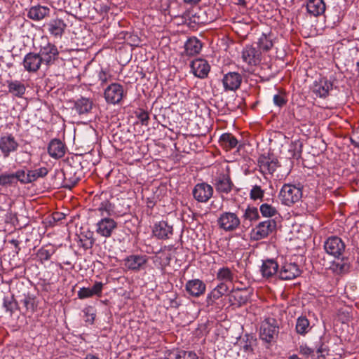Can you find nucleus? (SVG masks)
Instances as JSON below:
<instances>
[{
    "mask_svg": "<svg viewBox=\"0 0 359 359\" xmlns=\"http://www.w3.org/2000/svg\"><path fill=\"white\" fill-rule=\"evenodd\" d=\"M24 170L19 169L15 172H4L0 173V187L5 190L13 191L18 189V182L25 184Z\"/></svg>",
    "mask_w": 359,
    "mask_h": 359,
    "instance_id": "nucleus-2",
    "label": "nucleus"
},
{
    "mask_svg": "<svg viewBox=\"0 0 359 359\" xmlns=\"http://www.w3.org/2000/svg\"><path fill=\"white\" fill-rule=\"evenodd\" d=\"M311 328L309 320L306 316H302L297 319L296 331L298 334L305 335Z\"/></svg>",
    "mask_w": 359,
    "mask_h": 359,
    "instance_id": "nucleus-39",
    "label": "nucleus"
},
{
    "mask_svg": "<svg viewBox=\"0 0 359 359\" xmlns=\"http://www.w3.org/2000/svg\"><path fill=\"white\" fill-rule=\"evenodd\" d=\"M111 77V75L107 69L101 68L100 70L97 72V83H99L101 86L106 84Z\"/></svg>",
    "mask_w": 359,
    "mask_h": 359,
    "instance_id": "nucleus-47",
    "label": "nucleus"
},
{
    "mask_svg": "<svg viewBox=\"0 0 359 359\" xmlns=\"http://www.w3.org/2000/svg\"><path fill=\"white\" fill-rule=\"evenodd\" d=\"M3 307L11 316L14 311L18 309V303L13 295L5 296L3 299Z\"/></svg>",
    "mask_w": 359,
    "mask_h": 359,
    "instance_id": "nucleus-40",
    "label": "nucleus"
},
{
    "mask_svg": "<svg viewBox=\"0 0 359 359\" xmlns=\"http://www.w3.org/2000/svg\"><path fill=\"white\" fill-rule=\"evenodd\" d=\"M246 337H247V340H248V341H249V344H245V345L243 346V347H244L245 350L248 351V350H249L250 348L251 349V347H252V342L253 341H255V340H254V339H253V337H250V336H249V335H246Z\"/></svg>",
    "mask_w": 359,
    "mask_h": 359,
    "instance_id": "nucleus-60",
    "label": "nucleus"
},
{
    "mask_svg": "<svg viewBox=\"0 0 359 359\" xmlns=\"http://www.w3.org/2000/svg\"><path fill=\"white\" fill-rule=\"evenodd\" d=\"M66 152L65 145L59 139L52 140L48 147V153L54 158H60Z\"/></svg>",
    "mask_w": 359,
    "mask_h": 359,
    "instance_id": "nucleus-27",
    "label": "nucleus"
},
{
    "mask_svg": "<svg viewBox=\"0 0 359 359\" xmlns=\"http://www.w3.org/2000/svg\"><path fill=\"white\" fill-rule=\"evenodd\" d=\"M37 256L41 261H48L50 259L51 253L49 250L41 248L38 251Z\"/></svg>",
    "mask_w": 359,
    "mask_h": 359,
    "instance_id": "nucleus-55",
    "label": "nucleus"
},
{
    "mask_svg": "<svg viewBox=\"0 0 359 359\" xmlns=\"http://www.w3.org/2000/svg\"><path fill=\"white\" fill-rule=\"evenodd\" d=\"M279 196L282 203L286 205H290L300 201L302 197V187L285 184L283 186Z\"/></svg>",
    "mask_w": 359,
    "mask_h": 359,
    "instance_id": "nucleus-3",
    "label": "nucleus"
},
{
    "mask_svg": "<svg viewBox=\"0 0 359 359\" xmlns=\"http://www.w3.org/2000/svg\"><path fill=\"white\" fill-rule=\"evenodd\" d=\"M212 184L217 192L219 194H229L234 187V184L229 174L219 173L212 180Z\"/></svg>",
    "mask_w": 359,
    "mask_h": 359,
    "instance_id": "nucleus-12",
    "label": "nucleus"
},
{
    "mask_svg": "<svg viewBox=\"0 0 359 359\" xmlns=\"http://www.w3.org/2000/svg\"><path fill=\"white\" fill-rule=\"evenodd\" d=\"M62 187L69 189H72L81 180L83 172L79 165H67L63 170Z\"/></svg>",
    "mask_w": 359,
    "mask_h": 359,
    "instance_id": "nucleus-4",
    "label": "nucleus"
},
{
    "mask_svg": "<svg viewBox=\"0 0 359 359\" xmlns=\"http://www.w3.org/2000/svg\"><path fill=\"white\" fill-rule=\"evenodd\" d=\"M146 203L147 206L149 208H152L155 205L154 201L149 198H147Z\"/></svg>",
    "mask_w": 359,
    "mask_h": 359,
    "instance_id": "nucleus-63",
    "label": "nucleus"
},
{
    "mask_svg": "<svg viewBox=\"0 0 359 359\" xmlns=\"http://www.w3.org/2000/svg\"><path fill=\"white\" fill-rule=\"evenodd\" d=\"M205 284L199 279H194L187 282L185 289L187 293L195 297L202 295L205 291Z\"/></svg>",
    "mask_w": 359,
    "mask_h": 359,
    "instance_id": "nucleus-23",
    "label": "nucleus"
},
{
    "mask_svg": "<svg viewBox=\"0 0 359 359\" xmlns=\"http://www.w3.org/2000/svg\"><path fill=\"white\" fill-rule=\"evenodd\" d=\"M83 312L85 314V321L90 324H93L95 318V313H94L93 309L92 307L86 308L83 310Z\"/></svg>",
    "mask_w": 359,
    "mask_h": 359,
    "instance_id": "nucleus-50",
    "label": "nucleus"
},
{
    "mask_svg": "<svg viewBox=\"0 0 359 359\" xmlns=\"http://www.w3.org/2000/svg\"><path fill=\"white\" fill-rule=\"evenodd\" d=\"M19 144L11 133H7L0 137V151L4 158L9 157L11 153L18 150Z\"/></svg>",
    "mask_w": 359,
    "mask_h": 359,
    "instance_id": "nucleus-14",
    "label": "nucleus"
},
{
    "mask_svg": "<svg viewBox=\"0 0 359 359\" xmlns=\"http://www.w3.org/2000/svg\"><path fill=\"white\" fill-rule=\"evenodd\" d=\"M302 273V270L296 263L285 262L278 271V276L282 280H292Z\"/></svg>",
    "mask_w": 359,
    "mask_h": 359,
    "instance_id": "nucleus-17",
    "label": "nucleus"
},
{
    "mask_svg": "<svg viewBox=\"0 0 359 359\" xmlns=\"http://www.w3.org/2000/svg\"><path fill=\"white\" fill-rule=\"evenodd\" d=\"M39 55L46 69L53 65L59 58L60 52L57 46L50 42L41 45Z\"/></svg>",
    "mask_w": 359,
    "mask_h": 359,
    "instance_id": "nucleus-5",
    "label": "nucleus"
},
{
    "mask_svg": "<svg viewBox=\"0 0 359 359\" xmlns=\"http://www.w3.org/2000/svg\"><path fill=\"white\" fill-rule=\"evenodd\" d=\"M330 269L336 273H344L348 271L350 264L348 262V259L341 257L337 261H334L330 266Z\"/></svg>",
    "mask_w": 359,
    "mask_h": 359,
    "instance_id": "nucleus-36",
    "label": "nucleus"
},
{
    "mask_svg": "<svg viewBox=\"0 0 359 359\" xmlns=\"http://www.w3.org/2000/svg\"><path fill=\"white\" fill-rule=\"evenodd\" d=\"M299 352L300 354L305 357H309L313 355L314 353V349L309 347L307 345H301L299 348Z\"/></svg>",
    "mask_w": 359,
    "mask_h": 359,
    "instance_id": "nucleus-54",
    "label": "nucleus"
},
{
    "mask_svg": "<svg viewBox=\"0 0 359 359\" xmlns=\"http://www.w3.org/2000/svg\"><path fill=\"white\" fill-rule=\"evenodd\" d=\"M19 155H21L22 157V160L20 163L22 162H28L30 161V155L29 153L26 152V151H20L19 154Z\"/></svg>",
    "mask_w": 359,
    "mask_h": 359,
    "instance_id": "nucleus-58",
    "label": "nucleus"
},
{
    "mask_svg": "<svg viewBox=\"0 0 359 359\" xmlns=\"http://www.w3.org/2000/svg\"><path fill=\"white\" fill-rule=\"evenodd\" d=\"M22 64L25 69L29 73L36 72L41 66L44 67L39 53H27L23 59Z\"/></svg>",
    "mask_w": 359,
    "mask_h": 359,
    "instance_id": "nucleus-16",
    "label": "nucleus"
},
{
    "mask_svg": "<svg viewBox=\"0 0 359 359\" xmlns=\"http://www.w3.org/2000/svg\"><path fill=\"white\" fill-rule=\"evenodd\" d=\"M245 293V290L240 289L232 290L229 295V300L232 304H238L239 306L245 304L248 301V297Z\"/></svg>",
    "mask_w": 359,
    "mask_h": 359,
    "instance_id": "nucleus-35",
    "label": "nucleus"
},
{
    "mask_svg": "<svg viewBox=\"0 0 359 359\" xmlns=\"http://www.w3.org/2000/svg\"><path fill=\"white\" fill-rule=\"evenodd\" d=\"M67 24L61 18L51 19L47 23L49 33L55 38L61 39L67 28Z\"/></svg>",
    "mask_w": 359,
    "mask_h": 359,
    "instance_id": "nucleus-20",
    "label": "nucleus"
},
{
    "mask_svg": "<svg viewBox=\"0 0 359 359\" xmlns=\"http://www.w3.org/2000/svg\"><path fill=\"white\" fill-rule=\"evenodd\" d=\"M80 245L84 250H88L93 248L95 239L93 238V233L88 231L86 233H81L79 236Z\"/></svg>",
    "mask_w": 359,
    "mask_h": 359,
    "instance_id": "nucleus-41",
    "label": "nucleus"
},
{
    "mask_svg": "<svg viewBox=\"0 0 359 359\" xmlns=\"http://www.w3.org/2000/svg\"><path fill=\"white\" fill-rule=\"evenodd\" d=\"M213 193V187L206 182L196 184L192 190L194 198L199 203H207Z\"/></svg>",
    "mask_w": 359,
    "mask_h": 359,
    "instance_id": "nucleus-10",
    "label": "nucleus"
},
{
    "mask_svg": "<svg viewBox=\"0 0 359 359\" xmlns=\"http://www.w3.org/2000/svg\"><path fill=\"white\" fill-rule=\"evenodd\" d=\"M217 278L222 281L232 282L233 279V274L230 269L228 267H223L218 271Z\"/></svg>",
    "mask_w": 359,
    "mask_h": 359,
    "instance_id": "nucleus-44",
    "label": "nucleus"
},
{
    "mask_svg": "<svg viewBox=\"0 0 359 359\" xmlns=\"http://www.w3.org/2000/svg\"><path fill=\"white\" fill-rule=\"evenodd\" d=\"M7 87L10 93L18 97H22L26 91L25 84L22 81L18 80L7 81Z\"/></svg>",
    "mask_w": 359,
    "mask_h": 359,
    "instance_id": "nucleus-34",
    "label": "nucleus"
},
{
    "mask_svg": "<svg viewBox=\"0 0 359 359\" xmlns=\"http://www.w3.org/2000/svg\"><path fill=\"white\" fill-rule=\"evenodd\" d=\"M328 347L325 344H322L318 348L317 353H320L321 356L325 357V355H328Z\"/></svg>",
    "mask_w": 359,
    "mask_h": 359,
    "instance_id": "nucleus-56",
    "label": "nucleus"
},
{
    "mask_svg": "<svg viewBox=\"0 0 359 359\" xmlns=\"http://www.w3.org/2000/svg\"><path fill=\"white\" fill-rule=\"evenodd\" d=\"M154 235L158 239H169L173 234V228L166 221H160L153 229Z\"/></svg>",
    "mask_w": 359,
    "mask_h": 359,
    "instance_id": "nucleus-22",
    "label": "nucleus"
},
{
    "mask_svg": "<svg viewBox=\"0 0 359 359\" xmlns=\"http://www.w3.org/2000/svg\"><path fill=\"white\" fill-rule=\"evenodd\" d=\"M219 226L226 231L236 230L241 224V220L236 213L225 212L217 219Z\"/></svg>",
    "mask_w": 359,
    "mask_h": 359,
    "instance_id": "nucleus-8",
    "label": "nucleus"
},
{
    "mask_svg": "<svg viewBox=\"0 0 359 359\" xmlns=\"http://www.w3.org/2000/svg\"><path fill=\"white\" fill-rule=\"evenodd\" d=\"M48 172V170L46 167L30 170L27 172L24 170V177L22 179L25 181V184L32 183L40 177H44L47 175Z\"/></svg>",
    "mask_w": 359,
    "mask_h": 359,
    "instance_id": "nucleus-31",
    "label": "nucleus"
},
{
    "mask_svg": "<svg viewBox=\"0 0 359 359\" xmlns=\"http://www.w3.org/2000/svg\"><path fill=\"white\" fill-rule=\"evenodd\" d=\"M234 1H235L234 3L236 5L242 6L243 7H246L247 3H246L245 0H234Z\"/></svg>",
    "mask_w": 359,
    "mask_h": 359,
    "instance_id": "nucleus-64",
    "label": "nucleus"
},
{
    "mask_svg": "<svg viewBox=\"0 0 359 359\" xmlns=\"http://www.w3.org/2000/svg\"><path fill=\"white\" fill-rule=\"evenodd\" d=\"M241 58L249 67L257 66L262 61V53L257 48L247 45L243 49Z\"/></svg>",
    "mask_w": 359,
    "mask_h": 359,
    "instance_id": "nucleus-13",
    "label": "nucleus"
},
{
    "mask_svg": "<svg viewBox=\"0 0 359 359\" xmlns=\"http://www.w3.org/2000/svg\"><path fill=\"white\" fill-rule=\"evenodd\" d=\"M355 135H357L356 140L351 138V142L355 147L359 148V130L355 133Z\"/></svg>",
    "mask_w": 359,
    "mask_h": 359,
    "instance_id": "nucleus-59",
    "label": "nucleus"
},
{
    "mask_svg": "<svg viewBox=\"0 0 359 359\" xmlns=\"http://www.w3.org/2000/svg\"><path fill=\"white\" fill-rule=\"evenodd\" d=\"M242 77L240 74L237 72H229L225 74L222 82L226 90H236L241 83Z\"/></svg>",
    "mask_w": 359,
    "mask_h": 359,
    "instance_id": "nucleus-24",
    "label": "nucleus"
},
{
    "mask_svg": "<svg viewBox=\"0 0 359 359\" xmlns=\"http://www.w3.org/2000/svg\"><path fill=\"white\" fill-rule=\"evenodd\" d=\"M124 90L122 85L113 83L104 90V95L107 103L118 104L123 97Z\"/></svg>",
    "mask_w": 359,
    "mask_h": 359,
    "instance_id": "nucleus-11",
    "label": "nucleus"
},
{
    "mask_svg": "<svg viewBox=\"0 0 359 359\" xmlns=\"http://www.w3.org/2000/svg\"><path fill=\"white\" fill-rule=\"evenodd\" d=\"M147 262L145 255H130L125 259V266L130 270L140 271Z\"/></svg>",
    "mask_w": 359,
    "mask_h": 359,
    "instance_id": "nucleus-28",
    "label": "nucleus"
},
{
    "mask_svg": "<svg viewBox=\"0 0 359 359\" xmlns=\"http://www.w3.org/2000/svg\"><path fill=\"white\" fill-rule=\"evenodd\" d=\"M97 210L100 212L102 217H109L115 213L114 205L106 198L101 201L97 208Z\"/></svg>",
    "mask_w": 359,
    "mask_h": 359,
    "instance_id": "nucleus-38",
    "label": "nucleus"
},
{
    "mask_svg": "<svg viewBox=\"0 0 359 359\" xmlns=\"http://www.w3.org/2000/svg\"><path fill=\"white\" fill-rule=\"evenodd\" d=\"M93 106V102L90 98L81 97L74 102L73 110L80 115L88 114Z\"/></svg>",
    "mask_w": 359,
    "mask_h": 359,
    "instance_id": "nucleus-26",
    "label": "nucleus"
},
{
    "mask_svg": "<svg viewBox=\"0 0 359 359\" xmlns=\"http://www.w3.org/2000/svg\"><path fill=\"white\" fill-rule=\"evenodd\" d=\"M273 103L278 107H283L287 103V99L283 94H276L273 98Z\"/></svg>",
    "mask_w": 359,
    "mask_h": 359,
    "instance_id": "nucleus-51",
    "label": "nucleus"
},
{
    "mask_svg": "<svg viewBox=\"0 0 359 359\" xmlns=\"http://www.w3.org/2000/svg\"><path fill=\"white\" fill-rule=\"evenodd\" d=\"M276 229V222L274 219H267L259 222L251 231V238L254 241H259L266 238L274 232Z\"/></svg>",
    "mask_w": 359,
    "mask_h": 359,
    "instance_id": "nucleus-6",
    "label": "nucleus"
},
{
    "mask_svg": "<svg viewBox=\"0 0 359 359\" xmlns=\"http://www.w3.org/2000/svg\"><path fill=\"white\" fill-rule=\"evenodd\" d=\"M165 359H203L200 358L193 351L183 350L180 348H174L167 350L164 353Z\"/></svg>",
    "mask_w": 359,
    "mask_h": 359,
    "instance_id": "nucleus-19",
    "label": "nucleus"
},
{
    "mask_svg": "<svg viewBox=\"0 0 359 359\" xmlns=\"http://www.w3.org/2000/svg\"><path fill=\"white\" fill-rule=\"evenodd\" d=\"M279 265L273 259H268L263 261L260 271L264 278H269L278 273Z\"/></svg>",
    "mask_w": 359,
    "mask_h": 359,
    "instance_id": "nucleus-29",
    "label": "nucleus"
},
{
    "mask_svg": "<svg viewBox=\"0 0 359 359\" xmlns=\"http://www.w3.org/2000/svg\"><path fill=\"white\" fill-rule=\"evenodd\" d=\"M306 9L309 13L317 17L325 13V4L323 0H309Z\"/></svg>",
    "mask_w": 359,
    "mask_h": 359,
    "instance_id": "nucleus-32",
    "label": "nucleus"
},
{
    "mask_svg": "<svg viewBox=\"0 0 359 359\" xmlns=\"http://www.w3.org/2000/svg\"><path fill=\"white\" fill-rule=\"evenodd\" d=\"M22 303L26 309L27 311L34 313L36 307L35 302V297L33 295L28 294H24V298L22 300Z\"/></svg>",
    "mask_w": 359,
    "mask_h": 359,
    "instance_id": "nucleus-43",
    "label": "nucleus"
},
{
    "mask_svg": "<svg viewBox=\"0 0 359 359\" xmlns=\"http://www.w3.org/2000/svg\"><path fill=\"white\" fill-rule=\"evenodd\" d=\"M136 116L137 118L140 121L141 123L144 126L148 125V121L149 120V115L147 111L143 109H140L139 111L136 112Z\"/></svg>",
    "mask_w": 359,
    "mask_h": 359,
    "instance_id": "nucleus-49",
    "label": "nucleus"
},
{
    "mask_svg": "<svg viewBox=\"0 0 359 359\" xmlns=\"http://www.w3.org/2000/svg\"><path fill=\"white\" fill-rule=\"evenodd\" d=\"M28 18L34 21H40L49 16L50 9L48 6L36 5L27 9Z\"/></svg>",
    "mask_w": 359,
    "mask_h": 359,
    "instance_id": "nucleus-21",
    "label": "nucleus"
},
{
    "mask_svg": "<svg viewBox=\"0 0 359 359\" xmlns=\"http://www.w3.org/2000/svg\"><path fill=\"white\" fill-rule=\"evenodd\" d=\"M201 42L196 38L189 39L184 44V53L189 56H194L201 51Z\"/></svg>",
    "mask_w": 359,
    "mask_h": 359,
    "instance_id": "nucleus-33",
    "label": "nucleus"
},
{
    "mask_svg": "<svg viewBox=\"0 0 359 359\" xmlns=\"http://www.w3.org/2000/svg\"><path fill=\"white\" fill-rule=\"evenodd\" d=\"M190 67L194 76L200 79L206 78L210 70V66L208 62L201 58L193 60L190 64Z\"/></svg>",
    "mask_w": 359,
    "mask_h": 359,
    "instance_id": "nucleus-18",
    "label": "nucleus"
},
{
    "mask_svg": "<svg viewBox=\"0 0 359 359\" xmlns=\"http://www.w3.org/2000/svg\"><path fill=\"white\" fill-rule=\"evenodd\" d=\"M9 242H10V243H11L14 245L16 252L18 253V252L20 250V248L19 246L20 242L15 239H12Z\"/></svg>",
    "mask_w": 359,
    "mask_h": 359,
    "instance_id": "nucleus-61",
    "label": "nucleus"
},
{
    "mask_svg": "<svg viewBox=\"0 0 359 359\" xmlns=\"http://www.w3.org/2000/svg\"><path fill=\"white\" fill-rule=\"evenodd\" d=\"M103 286L104 285L102 283L95 282L93 287L90 288V291L92 292L93 296L96 295L97 297H100L102 294Z\"/></svg>",
    "mask_w": 359,
    "mask_h": 359,
    "instance_id": "nucleus-53",
    "label": "nucleus"
},
{
    "mask_svg": "<svg viewBox=\"0 0 359 359\" xmlns=\"http://www.w3.org/2000/svg\"><path fill=\"white\" fill-rule=\"evenodd\" d=\"M229 291V286L224 282L217 285L207 297V302L208 304L212 305L215 302L224 295Z\"/></svg>",
    "mask_w": 359,
    "mask_h": 359,
    "instance_id": "nucleus-30",
    "label": "nucleus"
},
{
    "mask_svg": "<svg viewBox=\"0 0 359 359\" xmlns=\"http://www.w3.org/2000/svg\"><path fill=\"white\" fill-rule=\"evenodd\" d=\"M77 296L79 299H83L93 297L92 292L89 287H81L77 292Z\"/></svg>",
    "mask_w": 359,
    "mask_h": 359,
    "instance_id": "nucleus-52",
    "label": "nucleus"
},
{
    "mask_svg": "<svg viewBox=\"0 0 359 359\" xmlns=\"http://www.w3.org/2000/svg\"><path fill=\"white\" fill-rule=\"evenodd\" d=\"M243 217L244 219V223H245L246 221L252 222L258 220L259 219L258 209L256 207L248 206L245 209Z\"/></svg>",
    "mask_w": 359,
    "mask_h": 359,
    "instance_id": "nucleus-42",
    "label": "nucleus"
},
{
    "mask_svg": "<svg viewBox=\"0 0 359 359\" xmlns=\"http://www.w3.org/2000/svg\"><path fill=\"white\" fill-rule=\"evenodd\" d=\"M219 143L226 150H231L235 148L238 142L231 133H224L220 136Z\"/></svg>",
    "mask_w": 359,
    "mask_h": 359,
    "instance_id": "nucleus-37",
    "label": "nucleus"
},
{
    "mask_svg": "<svg viewBox=\"0 0 359 359\" xmlns=\"http://www.w3.org/2000/svg\"><path fill=\"white\" fill-rule=\"evenodd\" d=\"M201 0H183V1L191 6H196L201 2Z\"/></svg>",
    "mask_w": 359,
    "mask_h": 359,
    "instance_id": "nucleus-62",
    "label": "nucleus"
},
{
    "mask_svg": "<svg viewBox=\"0 0 359 359\" xmlns=\"http://www.w3.org/2000/svg\"><path fill=\"white\" fill-rule=\"evenodd\" d=\"M65 217V215L62 212H55L52 214V219L55 222L61 221Z\"/></svg>",
    "mask_w": 359,
    "mask_h": 359,
    "instance_id": "nucleus-57",
    "label": "nucleus"
},
{
    "mask_svg": "<svg viewBox=\"0 0 359 359\" xmlns=\"http://www.w3.org/2000/svg\"><path fill=\"white\" fill-rule=\"evenodd\" d=\"M257 165L260 172L264 174L272 175L280 166L278 160L273 155L262 154L258 157Z\"/></svg>",
    "mask_w": 359,
    "mask_h": 359,
    "instance_id": "nucleus-9",
    "label": "nucleus"
},
{
    "mask_svg": "<svg viewBox=\"0 0 359 359\" xmlns=\"http://www.w3.org/2000/svg\"><path fill=\"white\" fill-rule=\"evenodd\" d=\"M259 210L262 216L266 217H271L278 213L276 208L268 203L262 204Z\"/></svg>",
    "mask_w": 359,
    "mask_h": 359,
    "instance_id": "nucleus-46",
    "label": "nucleus"
},
{
    "mask_svg": "<svg viewBox=\"0 0 359 359\" xmlns=\"http://www.w3.org/2000/svg\"><path fill=\"white\" fill-rule=\"evenodd\" d=\"M332 88V83L325 78H321L315 81L313 91L316 96L325 98Z\"/></svg>",
    "mask_w": 359,
    "mask_h": 359,
    "instance_id": "nucleus-25",
    "label": "nucleus"
},
{
    "mask_svg": "<svg viewBox=\"0 0 359 359\" xmlns=\"http://www.w3.org/2000/svg\"><path fill=\"white\" fill-rule=\"evenodd\" d=\"M345 248L344 242L338 236H330L324 243V249L326 252L337 259L343 256Z\"/></svg>",
    "mask_w": 359,
    "mask_h": 359,
    "instance_id": "nucleus-7",
    "label": "nucleus"
},
{
    "mask_svg": "<svg viewBox=\"0 0 359 359\" xmlns=\"http://www.w3.org/2000/svg\"><path fill=\"white\" fill-rule=\"evenodd\" d=\"M96 226V232L97 234L105 238H109L117 228V222L112 218L104 217L97 223Z\"/></svg>",
    "mask_w": 359,
    "mask_h": 359,
    "instance_id": "nucleus-15",
    "label": "nucleus"
},
{
    "mask_svg": "<svg viewBox=\"0 0 359 359\" xmlns=\"http://www.w3.org/2000/svg\"><path fill=\"white\" fill-rule=\"evenodd\" d=\"M264 196V191L261 188L260 186L255 185L250 190V198L256 200H262Z\"/></svg>",
    "mask_w": 359,
    "mask_h": 359,
    "instance_id": "nucleus-48",
    "label": "nucleus"
},
{
    "mask_svg": "<svg viewBox=\"0 0 359 359\" xmlns=\"http://www.w3.org/2000/svg\"><path fill=\"white\" fill-rule=\"evenodd\" d=\"M258 46L260 49L264 51H268L273 46L272 39L271 36H267L265 34H262L261 37L259 39Z\"/></svg>",
    "mask_w": 359,
    "mask_h": 359,
    "instance_id": "nucleus-45",
    "label": "nucleus"
},
{
    "mask_svg": "<svg viewBox=\"0 0 359 359\" xmlns=\"http://www.w3.org/2000/svg\"><path fill=\"white\" fill-rule=\"evenodd\" d=\"M279 333V323L273 318L264 319L260 325L259 337L262 341L267 343L274 342L278 338Z\"/></svg>",
    "mask_w": 359,
    "mask_h": 359,
    "instance_id": "nucleus-1",
    "label": "nucleus"
}]
</instances>
